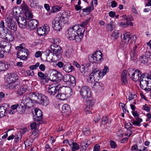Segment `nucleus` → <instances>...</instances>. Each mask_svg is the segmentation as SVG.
Returning a JSON list of instances; mask_svg holds the SVG:
<instances>
[{"mask_svg":"<svg viewBox=\"0 0 151 151\" xmlns=\"http://www.w3.org/2000/svg\"><path fill=\"white\" fill-rule=\"evenodd\" d=\"M71 144L73 145V148H72V149L75 150H78L79 149V145L77 143L72 142Z\"/></svg>","mask_w":151,"mask_h":151,"instance_id":"nucleus-55","label":"nucleus"},{"mask_svg":"<svg viewBox=\"0 0 151 151\" xmlns=\"http://www.w3.org/2000/svg\"><path fill=\"white\" fill-rule=\"evenodd\" d=\"M110 145L111 148H115L116 146L115 142L112 140L110 141Z\"/></svg>","mask_w":151,"mask_h":151,"instance_id":"nucleus-59","label":"nucleus"},{"mask_svg":"<svg viewBox=\"0 0 151 151\" xmlns=\"http://www.w3.org/2000/svg\"><path fill=\"white\" fill-rule=\"evenodd\" d=\"M119 25L122 27H126L129 25L131 26H133V24L132 22L129 23V21H127L126 22H121L119 23Z\"/></svg>","mask_w":151,"mask_h":151,"instance_id":"nucleus-35","label":"nucleus"},{"mask_svg":"<svg viewBox=\"0 0 151 151\" xmlns=\"http://www.w3.org/2000/svg\"><path fill=\"white\" fill-rule=\"evenodd\" d=\"M18 76L15 74L10 73L6 76V82L8 84L17 81Z\"/></svg>","mask_w":151,"mask_h":151,"instance_id":"nucleus-13","label":"nucleus"},{"mask_svg":"<svg viewBox=\"0 0 151 151\" xmlns=\"http://www.w3.org/2000/svg\"><path fill=\"white\" fill-rule=\"evenodd\" d=\"M58 94L56 96L57 98L62 100H65L67 99L65 93L59 92V91H58Z\"/></svg>","mask_w":151,"mask_h":151,"instance_id":"nucleus-31","label":"nucleus"},{"mask_svg":"<svg viewBox=\"0 0 151 151\" xmlns=\"http://www.w3.org/2000/svg\"><path fill=\"white\" fill-rule=\"evenodd\" d=\"M81 4V1L80 0H79L78 2V5H76L75 6V8L76 9H81V7L79 6V5Z\"/></svg>","mask_w":151,"mask_h":151,"instance_id":"nucleus-61","label":"nucleus"},{"mask_svg":"<svg viewBox=\"0 0 151 151\" xmlns=\"http://www.w3.org/2000/svg\"><path fill=\"white\" fill-rule=\"evenodd\" d=\"M137 48V46H135L133 48L132 51L130 54L131 60L133 61L137 59V57L136 55Z\"/></svg>","mask_w":151,"mask_h":151,"instance_id":"nucleus-30","label":"nucleus"},{"mask_svg":"<svg viewBox=\"0 0 151 151\" xmlns=\"http://www.w3.org/2000/svg\"><path fill=\"white\" fill-rule=\"evenodd\" d=\"M137 38L134 35L132 36H131V42L132 43L133 42H134L135 43L136 42V40Z\"/></svg>","mask_w":151,"mask_h":151,"instance_id":"nucleus-63","label":"nucleus"},{"mask_svg":"<svg viewBox=\"0 0 151 151\" xmlns=\"http://www.w3.org/2000/svg\"><path fill=\"white\" fill-rule=\"evenodd\" d=\"M19 84V82L17 81L8 84L7 86L10 89H14V88L17 89V88H18Z\"/></svg>","mask_w":151,"mask_h":151,"instance_id":"nucleus-27","label":"nucleus"},{"mask_svg":"<svg viewBox=\"0 0 151 151\" xmlns=\"http://www.w3.org/2000/svg\"><path fill=\"white\" fill-rule=\"evenodd\" d=\"M86 100L87 102V106L90 107L92 108V106L94 104V102L92 101V98L91 96V99L88 98Z\"/></svg>","mask_w":151,"mask_h":151,"instance_id":"nucleus-38","label":"nucleus"},{"mask_svg":"<svg viewBox=\"0 0 151 151\" xmlns=\"http://www.w3.org/2000/svg\"><path fill=\"white\" fill-rule=\"evenodd\" d=\"M149 78V75L146 73H145L143 74L142 76H141L139 80L140 81L141 88L147 91H151V88H147L149 84V81H148Z\"/></svg>","mask_w":151,"mask_h":151,"instance_id":"nucleus-6","label":"nucleus"},{"mask_svg":"<svg viewBox=\"0 0 151 151\" xmlns=\"http://www.w3.org/2000/svg\"><path fill=\"white\" fill-rule=\"evenodd\" d=\"M37 75L41 79H46V81H47V75L46 74H44L42 72H40L38 73Z\"/></svg>","mask_w":151,"mask_h":151,"instance_id":"nucleus-41","label":"nucleus"},{"mask_svg":"<svg viewBox=\"0 0 151 151\" xmlns=\"http://www.w3.org/2000/svg\"><path fill=\"white\" fill-rule=\"evenodd\" d=\"M22 102L23 103L24 106H22V112L27 113L29 108L34 106V103L32 100L29 97L24 96L23 98Z\"/></svg>","mask_w":151,"mask_h":151,"instance_id":"nucleus-7","label":"nucleus"},{"mask_svg":"<svg viewBox=\"0 0 151 151\" xmlns=\"http://www.w3.org/2000/svg\"><path fill=\"white\" fill-rule=\"evenodd\" d=\"M34 102L43 106H47L49 101L46 96L42 94L33 93L32 95Z\"/></svg>","mask_w":151,"mask_h":151,"instance_id":"nucleus-3","label":"nucleus"},{"mask_svg":"<svg viewBox=\"0 0 151 151\" xmlns=\"http://www.w3.org/2000/svg\"><path fill=\"white\" fill-rule=\"evenodd\" d=\"M95 77H100L102 74V73L100 72L97 68H96L93 70L92 72L91 73Z\"/></svg>","mask_w":151,"mask_h":151,"instance_id":"nucleus-34","label":"nucleus"},{"mask_svg":"<svg viewBox=\"0 0 151 151\" xmlns=\"http://www.w3.org/2000/svg\"><path fill=\"white\" fill-rule=\"evenodd\" d=\"M85 30L83 28H80L78 25H76L68 29L66 35L70 40H76L77 41H80L83 36Z\"/></svg>","mask_w":151,"mask_h":151,"instance_id":"nucleus-2","label":"nucleus"},{"mask_svg":"<svg viewBox=\"0 0 151 151\" xmlns=\"http://www.w3.org/2000/svg\"><path fill=\"white\" fill-rule=\"evenodd\" d=\"M103 84L99 82H96L93 85V88L95 91L98 92L101 91L103 89Z\"/></svg>","mask_w":151,"mask_h":151,"instance_id":"nucleus-22","label":"nucleus"},{"mask_svg":"<svg viewBox=\"0 0 151 151\" xmlns=\"http://www.w3.org/2000/svg\"><path fill=\"white\" fill-rule=\"evenodd\" d=\"M83 131L84 134L86 135H88L90 134V131L88 128H83Z\"/></svg>","mask_w":151,"mask_h":151,"instance_id":"nucleus-51","label":"nucleus"},{"mask_svg":"<svg viewBox=\"0 0 151 151\" xmlns=\"http://www.w3.org/2000/svg\"><path fill=\"white\" fill-rule=\"evenodd\" d=\"M6 45H3V48L4 49L3 51L6 52H8L10 50L11 48V44L9 43H6Z\"/></svg>","mask_w":151,"mask_h":151,"instance_id":"nucleus-37","label":"nucleus"},{"mask_svg":"<svg viewBox=\"0 0 151 151\" xmlns=\"http://www.w3.org/2000/svg\"><path fill=\"white\" fill-rule=\"evenodd\" d=\"M100 146L98 144H96L94 147L93 151H100Z\"/></svg>","mask_w":151,"mask_h":151,"instance_id":"nucleus-60","label":"nucleus"},{"mask_svg":"<svg viewBox=\"0 0 151 151\" xmlns=\"http://www.w3.org/2000/svg\"><path fill=\"white\" fill-rule=\"evenodd\" d=\"M94 57V55L93 54L90 55H89L88 57V59L89 61L91 62H95L96 61H95Z\"/></svg>","mask_w":151,"mask_h":151,"instance_id":"nucleus-54","label":"nucleus"},{"mask_svg":"<svg viewBox=\"0 0 151 151\" xmlns=\"http://www.w3.org/2000/svg\"><path fill=\"white\" fill-rule=\"evenodd\" d=\"M49 31V27L47 24H46L43 27L38 28L37 32L38 35L42 36L47 34Z\"/></svg>","mask_w":151,"mask_h":151,"instance_id":"nucleus-15","label":"nucleus"},{"mask_svg":"<svg viewBox=\"0 0 151 151\" xmlns=\"http://www.w3.org/2000/svg\"><path fill=\"white\" fill-rule=\"evenodd\" d=\"M123 35V42L126 44H128L130 39H131V35L129 32H127L126 33H124Z\"/></svg>","mask_w":151,"mask_h":151,"instance_id":"nucleus-24","label":"nucleus"},{"mask_svg":"<svg viewBox=\"0 0 151 151\" xmlns=\"http://www.w3.org/2000/svg\"><path fill=\"white\" fill-rule=\"evenodd\" d=\"M63 69L67 72L69 73L71 72L73 69V67L69 63H67L64 65Z\"/></svg>","mask_w":151,"mask_h":151,"instance_id":"nucleus-29","label":"nucleus"},{"mask_svg":"<svg viewBox=\"0 0 151 151\" xmlns=\"http://www.w3.org/2000/svg\"><path fill=\"white\" fill-rule=\"evenodd\" d=\"M108 121V119L107 116L103 117L101 119V123L103 124H105L107 123Z\"/></svg>","mask_w":151,"mask_h":151,"instance_id":"nucleus-56","label":"nucleus"},{"mask_svg":"<svg viewBox=\"0 0 151 151\" xmlns=\"http://www.w3.org/2000/svg\"><path fill=\"white\" fill-rule=\"evenodd\" d=\"M139 61L141 63H147L148 60L147 59V58L145 57L144 55H142L139 57Z\"/></svg>","mask_w":151,"mask_h":151,"instance_id":"nucleus-44","label":"nucleus"},{"mask_svg":"<svg viewBox=\"0 0 151 151\" xmlns=\"http://www.w3.org/2000/svg\"><path fill=\"white\" fill-rule=\"evenodd\" d=\"M101 118L100 116L98 115L95 117L94 118V121L96 123L100 120Z\"/></svg>","mask_w":151,"mask_h":151,"instance_id":"nucleus-64","label":"nucleus"},{"mask_svg":"<svg viewBox=\"0 0 151 151\" xmlns=\"http://www.w3.org/2000/svg\"><path fill=\"white\" fill-rule=\"evenodd\" d=\"M21 9H28V6L26 4L24 1H23L21 5Z\"/></svg>","mask_w":151,"mask_h":151,"instance_id":"nucleus-49","label":"nucleus"},{"mask_svg":"<svg viewBox=\"0 0 151 151\" xmlns=\"http://www.w3.org/2000/svg\"><path fill=\"white\" fill-rule=\"evenodd\" d=\"M90 64L88 63L84 65H81L80 67V72L84 75L85 74L86 71H87L86 70H88L90 68Z\"/></svg>","mask_w":151,"mask_h":151,"instance_id":"nucleus-28","label":"nucleus"},{"mask_svg":"<svg viewBox=\"0 0 151 151\" xmlns=\"http://www.w3.org/2000/svg\"><path fill=\"white\" fill-rule=\"evenodd\" d=\"M145 57L147 58L148 60V59L151 58V52L149 51L145 52V54H144Z\"/></svg>","mask_w":151,"mask_h":151,"instance_id":"nucleus-52","label":"nucleus"},{"mask_svg":"<svg viewBox=\"0 0 151 151\" xmlns=\"http://www.w3.org/2000/svg\"><path fill=\"white\" fill-rule=\"evenodd\" d=\"M91 18H89L85 20L82 23L80 24V25L81 27V28H83L84 29L85 26L90 21Z\"/></svg>","mask_w":151,"mask_h":151,"instance_id":"nucleus-45","label":"nucleus"},{"mask_svg":"<svg viewBox=\"0 0 151 151\" xmlns=\"http://www.w3.org/2000/svg\"><path fill=\"white\" fill-rule=\"evenodd\" d=\"M60 10H46L45 13L47 15L51 14L52 13H55Z\"/></svg>","mask_w":151,"mask_h":151,"instance_id":"nucleus-48","label":"nucleus"},{"mask_svg":"<svg viewBox=\"0 0 151 151\" xmlns=\"http://www.w3.org/2000/svg\"><path fill=\"white\" fill-rule=\"evenodd\" d=\"M50 80L52 81L59 82L61 81L63 78L62 74L55 70H50Z\"/></svg>","mask_w":151,"mask_h":151,"instance_id":"nucleus-8","label":"nucleus"},{"mask_svg":"<svg viewBox=\"0 0 151 151\" xmlns=\"http://www.w3.org/2000/svg\"><path fill=\"white\" fill-rule=\"evenodd\" d=\"M35 116H42V113L41 111L38 109H35Z\"/></svg>","mask_w":151,"mask_h":151,"instance_id":"nucleus-46","label":"nucleus"},{"mask_svg":"<svg viewBox=\"0 0 151 151\" xmlns=\"http://www.w3.org/2000/svg\"><path fill=\"white\" fill-rule=\"evenodd\" d=\"M8 106L6 104H4V106H0V117H2L4 116L6 114L7 108L5 107Z\"/></svg>","mask_w":151,"mask_h":151,"instance_id":"nucleus-23","label":"nucleus"},{"mask_svg":"<svg viewBox=\"0 0 151 151\" xmlns=\"http://www.w3.org/2000/svg\"><path fill=\"white\" fill-rule=\"evenodd\" d=\"M53 52L51 51L50 50H46L44 52V53L46 57L50 56V55Z\"/></svg>","mask_w":151,"mask_h":151,"instance_id":"nucleus-62","label":"nucleus"},{"mask_svg":"<svg viewBox=\"0 0 151 151\" xmlns=\"http://www.w3.org/2000/svg\"><path fill=\"white\" fill-rule=\"evenodd\" d=\"M132 114L136 118V120L133 119L132 120L133 122H132L134 125L140 126L141 125L140 123L142 122V120L138 117V115L137 111H133L132 112Z\"/></svg>","mask_w":151,"mask_h":151,"instance_id":"nucleus-16","label":"nucleus"},{"mask_svg":"<svg viewBox=\"0 0 151 151\" xmlns=\"http://www.w3.org/2000/svg\"><path fill=\"white\" fill-rule=\"evenodd\" d=\"M10 67L9 64H7V62L0 61V70L4 71L6 70Z\"/></svg>","mask_w":151,"mask_h":151,"instance_id":"nucleus-25","label":"nucleus"},{"mask_svg":"<svg viewBox=\"0 0 151 151\" xmlns=\"http://www.w3.org/2000/svg\"><path fill=\"white\" fill-rule=\"evenodd\" d=\"M62 113L63 115H68L70 112V108L69 106L65 104L63 105L62 107Z\"/></svg>","mask_w":151,"mask_h":151,"instance_id":"nucleus-20","label":"nucleus"},{"mask_svg":"<svg viewBox=\"0 0 151 151\" xmlns=\"http://www.w3.org/2000/svg\"><path fill=\"white\" fill-rule=\"evenodd\" d=\"M27 50L25 48H22L19 49L17 53V57L23 60H26L27 59Z\"/></svg>","mask_w":151,"mask_h":151,"instance_id":"nucleus-11","label":"nucleus"},{"mask_svg":"<svg viewBox=\"0 0 151 151\" xmlns=\"http://www.w3.org/2000/svg\"><path fill=\"white\" fill-rule=\"evenodd\" d=\"M12 13L14 16L19 17L21 16V14H22L21 11H20V10H18L17 11L16 10H12Z\"/></svg>","mask_w":151,"mask_h":151,"instance_id":"nucleus-42","label":"nucleus"},{"mask_svg":"<svg viewBox=\"0 0 151 151\" xmlns=\"http://www.w3.org/2000/svg\"><path fill=\"white\" fill-rule=\"evenodd\" d=\"M4 23L3 21L1 20L0 22V31H3L4 30Z\"/></svg>","mask_w":151,"mask_h":151,"instance_id":"nucleus-53","label":"nucleus"},{"mask_svg":"<svg viewBox=\"0 0 151 151\" xmlns=\"http://www.w3.org/2000/svg\"><path fill=\"white\" fill-rule=\"evenodd\" d=\"M5 20L8 27L11 30L12 32H15L17 30V25L16 22L13 20V18L9 16H6Z\"/></svg>","mask_w":151,"mask_h":151,"instance_id":"nucleus-9","label":"nucleus"},{"mask_svg":"<svg viewBox=\"0 0 151 151\" xmlns=\"http://www.w3.org/2000/svg\"><path fill=\"white\" fill-rule=\"evenodd\" d=\"M46 60L48 62H53L55 60H58L57 57H54V54L53 53L51 54L50 56L46 57Z\"/></svg>","mask_w":151,"mask_h":151,"instance_id":"nucleus-36","label":"nucleus"},{"mask_svg":"<svg viewBox=\"0 0 151 151\" xmlns=\"http://www.w3.org/2000/svg\"><path fill=\"white\" fill-rule=\"evenodd\" d=\"M79 11V10H77ZM91 10H80L79 13L81 16H84L88 14Z\"/></svg>","mask_w":151,"mask_h":151,"instance_id":"nucleus-39","label":"nucleus"},{"mask_svg":"<svg viewBox=\"0 0 151 151\" xmlns=\"http://www.w3.org/2000/svg\"><path fill=\"white\" fill-rule=\"evenodd\" d=\"M70 15V11L69 10L58 14L55 18L54 23L52 22V27L53 29L55 30L60 31L65 24H69L68 17Z\"/></svg>","mask_w":151,"mask_h":151,"instance_id":"nucleus-1","label":"nucleus"},{"mask_svg":"<svg viewBox=\"0 0 151 151\" xmlns=\"http://www.w3.org/2000/svg\"><path fill=\"white\" fill-rule=\"evenodd\" d=\"M58 88V86L55 83L50 85L47 90L48 93L51 96H54L59 91L58 89H57Z\"/></svg>","mask_w":151,"mask_h":151,"instance_id":"nucleus-14","label":"nucleus"},{"mask_svg":"<svg viewBox=\"0 0 151 151\" xmlns=\"http://www.w3.org/2000/svg\"><path fill=\"white\" fill-rule=\"evenodd\" d=\"M17 89L16 91L17 93L19 96L23 95L26 90H27V88L26 86L20 85L19 84L18 86V88Z\"/></svg>","mask_w":151,"mask_h":151,"instance_id":"nucleus-18","label":"nucleus"},{"mask_svg":"<svg viewBox=\"0 0 151 151\" xmlns=\"http://www.w3.org/2000/svg\"><path fill=\"white\" fill-rule=\"evenodd\" d=\"M127 73L130 78L134 81L139 80L141 76L143 75V74H141V72L139 70L132 68L128 69Z\"/></svg>","mask_w":151,"mask_h":151,"instance_id":"nucleus-4","label":"nucleus"},{"mask_svg":"<svg viewBox=\"0 0 151 151\" xmlns=\"http://www.w3.org/2000/svg\"><path fill=\"white\" fill-rule=\"evenodd\" d=\"M59 42H58V44ZM53 52L54 57H57L58 60H59L61 57V48L58 45L57 42L55 40L53 43L50 46Z\"/></svg>","mask_w":151,"mask_h":151,"instance_id":"nucleus-5","label":"nucleus"},{"mask_svg":"<svg viewBox=\"0 0 151 151\" xmlns=\"http://www.w3.org/2000/svg\"><path fill=\"white\" fill-rule=\"evenodd\" d=\"M111 35L115 39H117L119 35L121 36V35L120 34L119 31L114 30L112 32Z\"/></svg>","mask_w":151,"mask_h":151,"instance_id":"nucleus-43","label":"nucleus"},{"mask_svg":"<svg viewBox=\"0 0 151 151\" xmlns=\"http://www.w3.org/2000/svg\"><path fill=\"white\" fill-rule=\"evenodd\" d=\"M127 71L126 70H124L122 73L121 78L122 82V85H125L127 82Z\"/></svg>","mask_w":151,"mask_h":151,"instance_id":"nucleus-26","label":"nucleus"},{"mask_svg":"<svg viewBox=\"0 0 151 151\" xmlns=\"http://www.w3.org/2000/svg\"><path fill=\"white\" fill-rule=\"evenodd\" d=\"M23 12L24 13V14L27 19H29L33 17V15L30 10H22Z\"/></svg>","mask_w":151,"mask_h":151,"instance_id":"nucleus-33","label":"nucleus"},{"mask_svg":"<svg viewBox=\"0 0 151 151\" xmlns=\"http://www.w3.org/2000/svg\"><path fill=\"white\" fill-rule=\"evenodd\" d=\"M115 28L114 22L113 21L109 23L106 26V29L108 31H112Z\"/></svg>","mask_w":151,"mask_h":151,"instance_id":"nucleus-32","label":"nucleus"},{"mask_svg":"<svg viewBox=\"0 0 151 151\" xmlns=\"http://www.w3.org/2000/svg\"><path fill=\"white\" fill-rule=\"evenodd\" d=\"M92 109L90 107H88V106H86V107L85 109V110L86 111V114H91L92 113L91 111H90Z\"/></svg>","mask_w":151,"mask_h":151,"instance_id":"nucleus-57","label":"nucleus"},{"mask_svg":"<svg viewBox=\"0 0 151 151\" xmlns=\"http://www.w3.org/2000/svg\"><path fill=\"white\" fill-rule=\"evenodd\" d=\"M38 22L35 19H31L28 21V25L31 30H33L37 27Z\"/></svg>","mask_w":151,"mask_h":151,"instance_id":"nucleus-19","label":"nucleus"},{"mask_svg":"<svg viewBox=\"0 0 151 151\" xmlns=\"http://www.w3.org/2000/svg\"><path fill=\"white\" fill-rule=\"evenodd\" d=\"M42 116H34V119L35 121L39 122V123H40L42 119Z\"/></svg>","mask_w":151,"mask_h":151,"instance_id":"nucleus-50","label":"nucleus"},{"mask_svg":"<svg viewBox=\"0 0 151 151\" xmlns=\"http://www.w3.org/2000/svg\"><path fill=\"white\" fill-rule=\"evenodd\" d=\"M94 57L95 58V61L96 62H99L100 63V62L102 61L103 60V58H102V53L99 51H97L94 54Z\"/></svg>","mask_w":151,"mask_h":151,"instance_id":"nucleus-21","label":"nucleus"},{"mask_svg":"<svg viewBox=\"0 0 151 151\" xmlns=\"http://www.w3.org/2000/svg\"><path fill=\"white\" fill-rule=\"evenodd\" d=\"M94 78L95 77L93 76V75L91 73L87 79V80L88 82L90 83H92L93 82L95 81Z\"/></svg>","mask_w":151,"mask_h":151,"instance_id":"nucleus-47","label":"nucleus"},{"mask_svg":"<svg viewBox=\"0 0 151 151\" xmlns=\"http://www.w3.org/2000/svg\"><path fill=\"white\" fill-rule=\"evenodd\" d=\"M16 19L20 27L25 28L27 27V21L25 18L20 16L17 19Z\"/></svg>","mask_w":151,"mask_h":151,"instance_id":"nucleus-17","label":"nucleus"},{"mask_svg":"<svg viewBox=\"0 0 151 151\" xmlns=\"http://www.w3.org/2000/svg\"><path fill=\"white\" fill-rule=\"evenodd\" d=\"M80 93L83 99H91V92L88 86H84L82 87L80 90Z\"/></svg>","mask_w":151,"mask_h":151,"instance_id":"nucleus-10","label":"nucleus"},{"mask_svg":"<svg viewBox=\"0 0 151 151\" xmlns=\"http://www.w3.org/2000/svg\"><path fill=\"white\" fill-rule=\"evenodd\" d=\"M7 37L5 39L8 41L10 42L13 41L14 39V36L11 33H8L7 35Z\"/></svg>","mask_w":151,"mask_h":151,"instance_id":"nucleus-40","label":"nucleus"},{"mask_svg":"<svg viewBox=\"0 0 151 151\" xmlns=\"http://www.w3.org/2000/svg\"><path fill=\"white\" fill-rule=\"evenodd\" d=\"M63 78L64 82L68 83L73 86H75L76 80L75 78L73 76L69 74H67L63 76Z\"/></svg>","mask_w":151,"mask_h":151,"instance_id":"nucleus-12","label":"nucleus"},{"mask_svg":"<svg viewBox=\"0 0 151 151\" xmlns=\"http://www.w3.org/2000/svg\"><path fill=\"white\" fill-rule=\"evenodd\" d=\"M39 65H40L39 63L37 62L35 65L30 66L29 67V68L30 69L32 70H33L36 69L39 66Z\"/></svg>","mask_w":151,"mask_h":151,"instance_id":"nucleus-58","label":"nucleus"}]
</instances>
